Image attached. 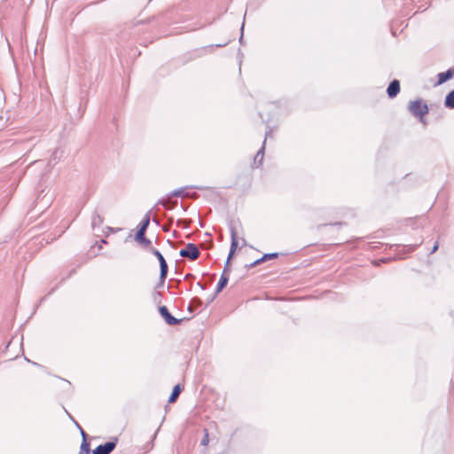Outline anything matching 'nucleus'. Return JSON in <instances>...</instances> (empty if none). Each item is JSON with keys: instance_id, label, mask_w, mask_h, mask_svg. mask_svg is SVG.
Returning a JSON list of instances; mask_svg holds the SVG:
<instances>
[{"instance_id": "1", "label": "nucleus", "mask_w": 454, "mask_h": 454, "mask_svg": "<svg viewBox=\"0 0 454 454\" xmlns=\"http://www.w3.org/2000/svg\"><path fill=\"white\" fill-rule=\"evenodd\" d=\"M230 232H231V248H230V253H229V255L227 258V262L225 263V266H224V269L223 271V272H224V275H227V276L231 272L230 261L232 258V256L234 255V254L237 250V247H238V234H237L236 228L232 224L230 225Z\"/></svg>"}, {"instance_id": "2", "label": "nucleus", "mask_w": 454, "mask_h": 454, "mask_svg": "<svg viewBox=\"0 0 454 454\" xmlns=\"http://www.w3.org/2000/svg\"><path fill=\"white\" fill-rule=\"evenodd\" d=\"M407 110L410 114H428L427 103L422 98L411 100L408 104Z\"/></svg>"}, {"instance_id": "3", "label": "nucleus", "mask_w": 454, "mask_h": 454, "mask_svg": "<svg viewBox=\"0 0 454 454\" xmlns=\"http://www.w3.org/2000/svg\"><path fill=\"white\" fill-rule=\"evenodd\" d=\"M179 254L193 261L200 256V251L195 244L188 243L184 249L180 250Z\"/></svg>"}, {"instance_id": "4", "label": "nucleus", "mask_w": 454, "mask_h": 454, "mask_svg": "<svg viewBox=\"0 0 454 454\" xmlns=\"http://www.w3.org/2000/svg\"><path fill=\"white\" fill-rule=\"evenodd\" d=\"M271 132H272V129L268 127V130L265 133V138H264V141L262 143V146L257 152V153H256V155L254 156V164L256 165V167H259L260 165H262V160H263V157H264V149H265L266 140H267V138L269 137H270Z\"/></svg>"}, {"instance_id": "5", "label": "nucleus", "mask_w": 454, "mask_h": 454, "mask_svg": "<svg viewBox=\"0 0 454 454\" xmlns=\"http://www.w3.org/2000/svg\"><path fill=\"white\" fill-rule=\"evenodd\" d=\"M116 446V440L114 442H107L105 444L98 445L93 450V454H110Z\"/></svg>"}, {"instance_id": "6", "label": "nucleus", "mask_w": 454, "mask_h": 454, "mask_svg": "<svg viewBox=\"0 0 454 454\" xmlns=\"http://www.w3.org/2000/svg\"><path fill=\"white\" fill-rule=\"evenodd\" d=\"M159 312H160V316L164 318L166 323L169 325H175L180 322V320L176 319L175 317H173L169 313V311L166 306L160 307Z\"/></svg>"}, {"instance_id": "7", "label": "nucleus", "mask_w": 454, "mask_h": 454, "mask_svg": "<svg viewBox=\"0 0 454 454\" xmlns=\"http://www.w3.org/2000/svg\"><path fill=\"white\" fill-rule=\"evenodd\" d=\"M400 92V82L394 79L390 82L387 88V94L389 98H395Z\"/></svg>"}, {"instance_id": "8", "label": "nucleus", "mask_w": 454, "mask_h": 454, "mask_svg": "<svg viewBox=\"0 0 454 454\" xmlns=\"http://www.w3.org/2000/svg\"><path fill=\"white\" fill-rule=\"evenodd\" d=\"M452 77H454V68H449L445 72L439 73L437 74V84L441 85L449 81L450 79H451Z\"/></svg>"}, {"instance_id": "9", "label": "nucleus", "mask_w": 454, "mask_h": 454, "mask_svg": "<svg viewBox=\"0 0 454 454\" xmlns=\"http://www.w3.org/2000/svg\"><path fill=\"white\" fill-rule=\"evenodd\" d=\"M228 280L229 277L227 275H224V272H223L216 286L215 294L208 301V303L213 301L215 295L226 286V285L228 284Z\"/></svg>"}, {"instance_id": "10", "label": "nucleus", "mask_w": 454, "mask_h": 454, "mask_svg": "<svg viewBox=\"0 0 454 454\" xmlns=\"http://www.w3.org/2000/svg\"><path fill=\"white\" fill-rule=\"evenodd\" d=\"M76 425L80 428L81 434L83 438L82 442L81 444V450H80L79 454H90V444L86 441V434L84 433V431L80 427V426L77 423H76Z\"/></svg>"}, {"instance_id": "11", "label": "nucleus", "mask_w": 454, "mask_h": 454, "mask_svg": "<svg viewBox=\"0 0 454 454\" xmlns=\"http://www.w3.org/2000/svg\"><path fill=\"white\" fill-rule=\"evenodd\" d=\"M136 240L143 245L145 247H148L151 245V240L145 237V231H137L136 234Z\"/></svg>"}, {"instance_id": "12", "label": "nucleus", "mask_w": 454, "mask_h": 454, "mask_svg": "<svg viewBox=\"0 0 454 454\" xmlns=\"http://www.w3.org/2000/svg\"><path fill=\"white\" fill-rule=\"evenodd\" d=\"M278 256V253L265 254L262 258H260V259L254 261V262L250 263L249 265H247V267L249 269L253 268V267H255L256 265L260 264L262 262H265L266 260L275 259Z\"/></svg>"}, {"instance_id": "13", "label": "nucleus", "mask_w": 454, "mask_h": 454, "mask_svg": "<svg viewBox=\"0 0 454 454\" xmlns=\"http://www.w3.org/2000/svg\"><path fill=\"white\" fill-rule=\"evenodd\" d=\"M444 106L449 109H454V90H450L445 97Z\"/></svg>"}, {"instance_id": "14", "label": "nucleus", "mask_w": 454, "mask_h": 454, "mask_svg": "<svg viewBox=\"0 0 454 454\" xmlns=\"http://www.w3.org/2000/svg\"><path fill=\"white\" fill-rule=\"evenodd\" d=\"M182 389L179 385H176L172 390V393L168 398V403H175L179 396Z\"/></svg>"}, {"instance_id": "15", "label": "nucleus", "mask_w": 454, "mask_h": 454, "mask_svg": "<svg viewBox=\"0 0 454 454\" xmlns=\"http://www.w3.org/2000/svg\"><path fill=\"white\" fill-rule=\"evenodd\" d=\"M150 223V212H147L145 215L143 221L140 223V227L138 231H143L146 232V230L148 228V225Z\"/></svg>"}, {"instance_id": "16", "label": "nucleus", "mask_w": 454, "mask_h": 454, "mask_svg": "<svg viewBox=\"0 0 454 454\" xmlns=\"http://www.w3.org/2000/svg\"><path fill=\"white\" fill-rule=\"evenodd\" d=\"M427 107H428V113L429 112H438L442 109V103L441 101H436V102H430L429 104H427Z\"/></svg>"}, {"instance_id": "17", "label": "nucleus", "mask_w": 454, "mask_h": 454, "mask_svg": "<svg viewBox=\"0 0 454 454\" xmlns=\"http://www.w3.org/2000/svg\"><path fill=\"white\" fill-rule=\"evenodd\" d=\"M160 280L161 284H163L167 278V275H168V264L160 265Z\"/></svg>"}, {"instance_id": "18", "label": "nucleus", "mask_w": 454, "mask_h": 454, "mask_svg": "<svg viewBox=\"0 0 454 454\" xmlns=\"http://www.w3.org/2000/svg\"><path fill=\"white\" fill-rule=\"evenodd\" d=\"M202 304V301L200 298H193L190 306H189V309L192 310V307H199Z\"/></svg>"}, {"instance_id": "19", "label": "nucleus", "mask_w": 454, "mask_h": 454, "mask_svg": "<svg viewBox=\"0 0 454 454\" xmlns=\"http://www.w3.org/2000/svg\"><path fill=\"white\" fill-rule=\"evenodd\" d=\"M150 251H151V253H152L153 254H154V255L157 257V259H158L159 261L160 260V258H161V257H163V255L160 253V251H158V250H157V249H155V248H151V249H150Z\"/></svg>"}, {"instance_id": "20", "label": "nucleus", "mask_w": 454, "mask_h": 454, "mask_svg": "<svg viewBox=\"0 0 454 454\" xmlns=\"http://www.w3.org/2000/svg\"><path fill=\"white\" fill-rule=\"evenodd\" d=\"M418 120L423 124V125H426L427 124V121H426V117L427 115H415Z\"/></svg>"}, {"instance_id": "21", "label": "nucleus", "mask_w": 454, "mask_h": 454, "mask_svg": "<svg viewBox=\"0 0 454 454\" xmlns=\"http://www.w3.org/2000/svg\"><path fill=\"white\" fill-rule=\"evenodd\" d=\"M183 193H184V190L183 189H178V190H176L173 192V196L175 197H181L183 196Z\"/></svg>"}, {"instance_id": "22", "label": "nucleus", "mask_w": 454, "mask_h": 454, "mask_svg": "<svg viewBox=\"0 0 454 454\" xmlns=\"http://www.w3.org/2000/svg\"><path fill=\"white\" fill-rule=\"evenodd\" d=\"M208 441H209V440H208V434H207V433H206V434H205L204 438H203V439H202V441H201V444H202V445H204V446H206V445H207V444H208Z\"/></svg>"}, {"instance_id": "23", "label": "nucleus", "mask_w": 454, "mask_h": 454, "mask_svg": "<svg viewBox=\"0 0 454 454\" xmlns=\"http://www.w3.org/2000/svg\"><path fill=\"white\" fill-rule=\"evenodd\" d=\"M418 245H409V246H404L403 247H407L408 248V252H412L414 251V249L416 248Z\"/></svg>"}, {"instance_id": "24", "label": "nucleus", "mask_w": 454, "mask_h": 454, "mask_svg": "<svg viewBox=\"0 0 454 454\" xmlns=\"http://www.w3.org/2000/svg\"><path fill=\"white\" fill-rule=\"evenodd\" d=\"M438 247H439V245H438V242H436V243L434 244V246L433 247V248H432V250H431V252H430V253H431V254H434V252H436V251H437Z\"/></svg>"}, {"instance_id": "25", "label": "nucleus", "mask_w": 454, "mask_h": 454, "mask_svg": "<svg viewBox=\"0 0 454 454\" xmlns=\"http://www.w3.org/2000/svg\"><path fill=\"white\" fill-rule=\"evenodd\" d=\"M240 29H241V35H240V37H239V43H242V42H243L244 23L242 24V26H241V28H240Z\"/></svg>"}, {"instance_id": "26", "label": "nucleus", "mask_w": 454, "mask_h": 454, "mask_svg": "<svg viewBox=\"0 0 454 454\" xmlns=\"http://www.w3.org/2000/svg\"><path fill=\"white\" fill-rule=\"evenodd\" d=\"M227 44H228V42L223 43H220L215 44V47L221 48V47L226 46Z\"/></svg>"}, {"instance_id": "27", "label": "nucleus", "mask_w": 454, "mask_h": 454, "mask_svg": "<svg viewBox=\"0 0 454 454\" xmlns=\"http://www.w3.org/2000/svg\"><path fill=\"white\" fill-rule=\"evenodd\" d=\"M159 262H160V266L167 264V262L164 257H161Z\"/></svg>"}, {"instance_id": "28", "label": "nucleus", "mask_w": 454, "mask_h": 454, "mask_svg": "<svg viewBox=\"0 0 454 454\" xmlns=\"http://www.w3.org/2000/svg\"><path fill=\"white\" fill-rule=\"evenodd\" d=\"M2 122H3V118H2V116H0V129H2V127H3V123H2Z\"/></svg>"}, {"instance_id": "29", "label": "nucleus", "mask_w": 454, "mask_h": 454, "mask_svg": "<svg viewBox=\"0 0 454 454\" xmlns=\"http://www.w3.org/2000/svg\"><path fill=\"white\" fill-rule=\"evenodd\" d=\"M198 285H200V286L201 289H204V288H205V287H204V286L200 285V283H199Z\"/></svg>"}]
</instances>
